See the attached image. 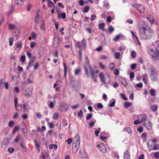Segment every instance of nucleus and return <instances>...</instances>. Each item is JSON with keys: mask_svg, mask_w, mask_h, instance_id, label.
Returning a JSON list of instances; mask_svg holds the SVG:
<instances>
[{"mask_svg": "<svg viewBox=\"0 0 159 159\" xmlns=\"http://www.w3.org/2000/svg\"><path fill=\"white\" fill-rule=\"evenodd\" d=\"M4 81V80L2 79L0 80V89H2L3 88Z\"/></svg>", "mask_w": 159, "mask_h": 159, "instance_id": "46", "label": "nucleus"}, {"mask_svg": "<svg viewBox=\"0 0 159 159\" xmlns=\"http://www.w3.org/2000/svg\"><path fill=\"white\" fill-rule=\"evenodd\" d=\"M13 43V39L12 38H10L9 39V45L10 46L12 45Z\"/></svg>", "mask_w": 159, "mask_h": 159, "instance_id": "51", "label": "nucleus"}, {"mask_svg": "<svg viewBox=\"0 0 159 159\" xmlns=\"http://www.w3.org/2000/svg\"><path fill=\"white\" fill-rule=\"evenodd\" d=\"M136 67V63L132 64L131 66V68L132 70H134Z\"/></svg>", "mask_w": 159, "mask_h": 159, "instance_id": "58", "label": "nucleus"}, {"mask_svg": "<svg viewBox=\"0 0 159 159\" xmlns=\"http://www.w3.org/2000/svg\"><path fill=\"white\" fill-rule=\"evenodd\" d=\"M105 24L104 23H102L98 25V27L99 29L102 30L104 27Z\"/></svg>", "mask_w": 159, "mask_h": 159, "instance_id": "38", "label": "nucleus"}, {"mask_svg": "<svg viewBox=\"0 0 159 159\" xmlns=\"http://www.w3.org/2000/svg\"><path fill=\"white\" fill-rule=\"evenodd\" d=\"M111 101H112V102L111 103H110L109 104V106H110V107H112L115 106V100L114 99H112L111 100Z\"/></svg>", "mask_w": 159, "mask_h": 159, "instance_id": "31", "label": "nucleus"}, {"mask_svg": "<svg viewBox=\"0 0 159 159\" xmlns=\"http://www.w3.org/2000/svg\"><path fill=\"white\" fill-rule=\"evenodd\" d=\"M96 17V16L95 15H92L91 16V18L90 20L91 21H93L95 20Z\"/></svg>", "mask_w": 159, "mask_h": 159, "instance_id": "56", "label": "nucleus"}, {"mask_svg": "<svg viewBox=\"0 0 159 159\" xmlns=\"http://www.w3.org/2000/svg\"><path fill=\"white\" fill-rule=\"evenodd\" d=\"M15 3L18 5H23V0H15Z\"/></svg>", "mask_w": 159, "mask_h": 159, "instance_id": "27", "label": "nucleus"}, {"mask_svg": "<svg viewBox=\"0 0 159 159\" xmlns=\"http://www.w3.org/2000/svg\"><path fill=\"white\" fill-rule=\"evenodd\" d=\"M19 129V127L18 126H15L13 130L12 133L14 134Z\"/></svg>", "mask_w": 159, "mask_h": 159, "instance_id": "43", "label": "nucleus"}, {"mask_svg": "<svg viewBox=\"0 0 159 159\" xmlns=\"http://www.w3.org/2000/svg\"><path fill=\"white\" fill-rule=\"evenodd\" d=\"M139 34L141 39H147L151 38L154 34V33L151 29L146 27L140 32Z\"/></svg>", "mask_w": 159, "mask_h": 159, "instance_id": "2", "label": "nucleus"}, {"mask_svg": "<svg viewBox=\"0 0 159 159\" xmlns=\"http://www.w3.org/2000/svg\"><path fill=\"white\" fill-rule=\"evenodd\" d=\"M25 127L23 128L22 129L21 132L23 133V134H24V135H26L27 134L28 131L27 130V129L26 127V125L24 124Z\"/></svg>", "mask_w": 159, "mask_h": 159, "instance_id": "18", "label": "nucleus"}, {"mask_svg": "<svg viewBox=\"0 0 159 159\" xmlns=\"http://www.w3.org/2000/svg\"><path fill=\"white\" fill-rule=\"evenodd\" d=\"M149 51L154 60L157 62H159V41L157 40L153 43Z\"/></svg>", "mask_w": 159, "mask_h": 159, "instance_id": "1", "label": "nucleus"}, {"mask_svg": "<svg viewBox=\"0 0 159 159\" xmlns=\"http://www.w3.org/2000/svg\"><path fill=\"white\" fill-rule=\"evenodd\" d=\"M120 54L119 52H116L115 55V57L117 59H118L120 57Z\"/></svg>", "mask_w": 159, "mask_h": 159, "instance_id": "44", "label": "nucleus"}, {"mask_svg": "<svg viewBox=\"0 0 159 159\" xmlns=\"http://www.w3.org/2000/svg\"><path fill=\"white\" fill-rule=\"evenodd\" d=\"M8 28L11 30H14L15 29V26L12 24H10L9 25Z\"/></svg>", "mask_w": 159, "mask_h": 159, "instance_id": "50", "label": "nucleus"}, {"mask_svg": "<svg viewBox=\"0 0 159 159\" xmlns=\"http://www.w3.org/2000/svg\"><path fill=\"white\" fill-rule=\"evenodd\" d=\"M98 129V130H96L95 131V134L97 136H98V134L100 131L101 128H99Z\"/></svg>", "mask_w": 159, "mask_h": 159, "instance_id": "53", "label": "nucleus"}, {"mask_svg": "<svg viewBox=\"0 0 159 159\" xmlns=\"http://www.w3.org/2000/svg\"><path fill=\"white\" fill-rule=\"evenodd\" d=\"M59 116V114L58 113H56L53 115L52 118L54 120H56L58 118Z\"/></svg>", "mask_w": 159, "mask_h": 159, "instance_id": "35", "label": "nucleus"}, {"mask_svg": "<svg viewBox=\"0 0 159 159\" xmlns=\"http://www.w3.org/2000/svg\"><path fill=\"white\" fill-rule=\"evenodd\" d=\"M100 150L103 153H105L107 152V149L104 145H102Z\"/></svg>", "mask_w": 159, "mask_h": 159, "instance_id": "19", "label": "nucleus"}, {"mask_svg": "<svg viewBox=\"0 0 159 159\" xmlns=\"http://www.w3.org/2000/svg\"><path fill=\"white\" fill-rule=\"evenodd\" d=\"M131 33L132 34V36L133 39H135L137 41H139V40L138 37L135 35V34L134 33V32L133 31H131Z\"/></svg>", "mask_w": 159, "mask_h": 159, "instance_id": "26", "label": "nucleus"}, {"mask_svg": "<svg viewBox=\"0 0 159 159\" xmlns=\"http://www.w3.org/2000/svg\"><path fill=\"white\" fill-rule=\"evenodd\" d=\"M10 58L11 59L13 60L14 61L16 60V57L12 54H10Z\"/></svg>", "mask_w": 159, "mask_h": 159, "instance_id": "48", "label": "nucleus"}, {"mask_svg": "<svg viewBox=\"0 0 159 159\" xmlns=\"http://www.w3.org/2000/svg\"><path fill=\"white\" fill-rule=\"evenodd\" d=\"M64 68V77H66V65L65 63H63Z\"/></svg>", "mask_w": 159, "mask_h": 159, "instance_id": "41", "label": "nucleus"}, {"mask_svg": "<svg viewBox=\"0 0 159 159\" xmlns=\"http://www.w3.org/2000/svg\"><path fill=\"white\" fill-rule=\"evenodd\" d=\"M147 116L144 115H140L138 116V119L141 122L145 121Z\"/></svg>", "mask_w": 159, "mask_h": 159, "instance_id": "11", "label": "nucleus"}, {"mask_svg": "<svg viewBox=\"0 0 159 159\" xmlns=\"http://www.w3.org/2000/svg\"><path fill=\"white\" fill-rule=\"evenodd\" d=\"M150 108L152 111H155L157 110V107L156 105H153L150 107Z\"/></svg>", "mask_w": 159, "mask_h": 159, "instance_id": "23", "label": "nucleus"}, {"mask_svg": "<svg viewBox=\"0 0 159 159\" xmlns=\"http://www.w3.org/2000/svg\"><path fill=\"white\" fill-rule=\"evenodd\" d=\"M14 124V122L13 121H10L8 123V126L10 127H12Z\"/></svg>", "mask_w": 159, "mask_h": 159, "instance_id": "42", "label": "nucleus"}, {"mask_svg": "<svg viewBox=\"0 0 159 159\" xmlns=\"http://www.w3.org/2000/svg\"><path fill=\"white\" fill-rule=\"evenodd\" d=\"M33 89V87L32 86H29L25 89V96L26 98L31 96Z\"/></svg>", "mask_w": 159, "mask_h": 159, "instance_id": "8", "label": "nucleus"}, {"mask_svg": "<svg viewBox=\"0 0 159 159\" xmlns=\"http://www.w3.org/2000/svg\"><path fill=\"white\" fill-rule=\"evenodd\" d=\"M39 14L38 13H37V14L35 17V25L36 26L37 25V24H36V23H37V24L39 22Z\"/></svg>", "mask_w": 159, "mask_h": 159, "instance_id": "28", "label": "nucleus"}, {"mask_svg": "<svg viewBox=\"0 0 159 159\" xmlns=\"http://www.w3.org/2000/svg\"><path fill=\"white\" fill-rule=\"evenodd\" d=\"M119 80L120 83H121L123 85L125 86L127 84V83L124 78L121 77H120L119 78Z\"/></svg>", "mask_w": 159, "mask_h": 159, "instance_id": "12", "label": "nucleus"}, {"mask_svg": "<svg viewBox=\"0 0 159 159\" xmlns=\"http://www.w3.org/2000/svg\"><path fill=\"white\" fill-rule=\"evenodd\" d=\"M115 67V65L114 63H110L109 65V68L110 69L112 70L114 69Z\"/></svg>", "mask_w": 159, "mask_h": 159, "instance_id": "40", "label": "nucleus"}, {"mask_svg": "<svg viewBox=\"0 0 159 159\" xmlns=\"http://www.w3.org/2000/svg\"><path fill=\"white\" fill-rule=\"evenodd\" d=\"M121 37L120 35H116L115 37L113 39V40L114 41H118L119 39H120V38Z\"/></svg>", "mask_w": 159, "mask_h": 159, "instance_id": "39", "label": "nucleus"}, {"mask_svg": "<svg viewBox=\"0 0 159 159\" xmlns=\"http://www.w3.org/2000/svg\"><path fill=\"white\" fill-rule=\"evenodd\" d=\"M144 125L148 130H150L152 129V124L150 122L144 124Z\"/></svg>", "mask_w": 159, "mask_h": 159, "instance_id": "15", "label": "nucleus"}, {"mask_svg": "<svg viewBox=\"0 0 159 159\" xmlns=\"http://www.w3.org/2000/svg\"><path fill=\"white\" fill-rule=\"evenodd\" d=\"M83 112L82 110H80L78 113V116L80 117H82L83 116Z\"/></svg>", "mask_w": 159, "mask_h": 159, "instance_id": "37", "label": "nucleus"}, {"mask_svg": "<svg viewBox=\"0 0 159 159\" xmlns=\"http://www.w3.org/2000/svg\"><path fill=\"white\" fill-rule=\"evenodd\" d=\"M92 116V114L91 113L89 114L86 116V119L87 120H90Z\"/></svg>", "mask_w": 159, "mask_h": 159, "instance_id": "47", "label": "nucleus"}, {"mask_svg": "<svg viewBox=\"0 0 159 159\" xmlns=\"http://www.w3.org/2000/svg\"><path fill=\"white\" fill-rule=\"evenodd\" d=\"M89 6H86L85 7H84V9L83 12L85 13L87 12L89 10Z\"/></svg>", "mask_w": 159, "mask_h": 159, "instance_id": "36", "label": "nucleus"}, {"mask_svg": "<svg viewBox=\"0 0 159 159\" xmlns=\"http://www.w3.org/2000/svg\"><path fill=\"white\" fill-rule=\"evenodd\" d=\"M104 7L108 9L109 7V4L108 3H105L103 6Z\"/></svg>", "mask_w": 159, "mask_h": 159, "instance_id": "62", "label": "nucleus"}, {"mask_svg": "<svg viewBox=\"0 0 159 159\" xmlns=\"http://www.w3.org/2000/svg\"><path fill=\"white\" fill-rule=\"evenodd\" d=\"M136 56V53L135 51H133L131 53V56L133 58H135Z\"/></svg>", "mask_w": 159, "mask_h": 159, "instance_id": "60", "label": "nucleus"}, {"mask_svg": "<svg viewBox=\"0 0 159 159\" xmlns=\"http://www.w3.org/2000/svg\"><path fill=\"white\" fill-rule=\"evenodd\" d=\"M115 29L112 26L110 25L109 26L108 29V31L109 32L112 33L114 30Z\"/></svg>", "mask_w": 159, "mask_h": 159, "instance_id": "25", "label": "nucleus"}, {"mask_svg": "<svg viewBox=\"0 0 159 159\" xmlns=\"http://www.w3.org/2000/svg\"><path fill=\"white\" fill-rule=\"evenodd\" d=\"M48 124L49 125V127L51 128H52L54 127V125L52 122H48Z\"/></svg>", "mask_w": 159, "mask_h": 159, "instance_id": "55", "label": "nucleus"}, {"mask_svg": "<svg viewBox=\"0 0 159 159\" xmlns=\"http://www.w3.org/2000/svg\"><path fill=\"white\" fill-rule=\"evenodd\" d=\"M48 2V7H53L54 8L55 6L52 2L50 0H46Z\"/></svg>", "mask_w": 159, "mask_h": 159, "instance_id": "17", "label": "nucleus"}, {"mask_svg": "<svg viewBox=\"0 0 159 159\" xmlns=\"http://www.w3.org/2000/svg\"><path fill=\"white\" fill-rule=\"evenodd\" d=\"M25 55L21 56L20 57V60L22 62H24L25 60Z\"/></svg>", "mask_w": 159, "mask_h": 159, "instance_id": "57", "label": "nucleus"}, {"mask_svg": "<svg viewBox=\"0 0 159 159\" xmlns=\"http://www.w3.org/2000/svg\"><path fill=\"white\" fill-rule=\"evenodd\" d=\"M81 72V69L80 68H77L75 69L74 73L75 75H77L80 73Z\"/></svg>", "mask_w": 159, "mask_h": 159, "instance_id": "24", "label": "nucleus"}, {"mask_svg": "<svg viewBox=\"0 0 159 159\" xmlns=\"http://www.w3.org/2000/svg\"><path fill=\"white\" fill-rule=\"evenodd\" d=\"M154 157L155 158H158L159 157V152H156L154 154Z\"/></svg>", "mask_w": 159, "mask_h": 159, "instance_id": "63", "label": "nucleus"}, {"mask_svg": "<svg viewBox=\"0 0 159 159\" xmlns=\"http://www.w3.org/2000/svg\"><path fill=\"white\" fill-rule=\"evenodd\" d=\"M87 43L86 40L85 38H84L81 42V45L80 44V41H75V46L76 48H79V54L80 56V61L82 60V49H85Z\"/></svg>", "mask_w": 159, "mask_h": 159, "instance_id": "3", "label": "nucleus"}, {"mask_svg": "<svg viewBox=\"0 0 159 159\" xmlns=\"http://www.w3.org/2000/svg\"><path fill=\"white\" fill-rule=\"evenodd\" d=\"M31 36L32 38L33 39H34L36 38V34L34 32L31 33Z\"/></svg>", "mask_w": 159, "mask_h": 159, "instance_id": "64", "label": "nucleus"}, {"mask_svg": "<svg viewBox=\"0 0 159 159\" xmlns=\"http://www.w3.org/2000/svg\"><path fill=\"white\" fill-rule=\"evenodd\" d=\"M49 147L50 149L53 148L55 150H56L58 146L56 144H51L49 145Z\"/></svg>", "mask_w": 159, "mask_h": 159, "instance_id": "21", "label": "nucleus"}, {"mask_svg": "<svg viewBox=\"0 0 159 159\" xmlns=\"http://www.w3.org/2000/svg\"><path fill=\"white\" fill-rule=\"evenodd\" d=\"M40 29L41 30H43V31H44L45 30V27L44 26V23H43L40 26Z\"/></svg>", "mask_w": 159, "mask_h": 159, "instance_id": "59", "label": "nucleus"}, {"mask_svg": "<svg viewBox=\"0 0 159 159\" xmlns=\"http://www.w3.org/2000/svg\"><path fill=\"white\" fill-rule=\"evenodd\" d=\"M148 71L149 73V76L151 80L153 82L158 81V78L156 70L153 66L148 68Z\"/></svg>", "mask_w": 159, "mask_h": 159, "instance_id": "5", "label": "nucleus"}, {"mask_svg": "<svg viewBox=\"0 0 159 159\" xmlns=\"http://www.w3.org/2000/svg\"><path fill=\"white\" fill-rule=\"evenodd\" d=\"M80 107V105L79 104H77L76 105L74 106H72L71 107L73 109H75Z\"/></svg>", "mask_w": 159, "mask_h": 159, "instance_id": "54", "label": "nucleus"}, {"mask_svg": "<svg viewBox=\"0 0 159 159\" xmlns=\"http://www.w3.org/2000/svg\"><path fill=\"white\" fill-rule=\"evenodd\" d=\"M22 45L21 42H18L16 43V48H21Z\"/></svg>", "mask_w": 159, "mask_h": 159, "instance_id": "29", "label": "nucleus"}, {"mask_svg": "<svg viewBox=\"0 0 159 159\" xmlns=\"http://www.w3.org/2000/svg\"><path fill=\"white\" fill-rule=\"evenodd\" d=\"M56 103V101L55 100H54L53 101H51L50 102V104L49 105V107L50 108H53L54 105Z\"/></svg>", "mask_w": 159, "mask_h": 159, "instance_id": "22", "label": "nucleus"}, {"mask_svg": "<svg viewBox=\"0 0 159 159\" xmlns=\"http://www.w3.org/2000/svg\"><path fill=\"white\" fill-rule=\"evenodd\" d=\"M131 6L133 7L136 8L140 13H143L145 11V7L142 4H132Z\"/></svg>", "mask_w": 159, "mask_h": 159, "instance_id": "6", "label": "nucleus"}, {"mask_svg": "<svg viewBox=\"0 0 159 159\" xmlns=\"http://www.w3.org/2000/svg\"><path fill=\"white\" fill-rule=\"evenodd\" d=\"M124 159H130V154L128 150H126L124 152Z\"/></svg>", "mask_w": 159, "mask_h": 159, "instance_id": "14", "label": "nucleus"}, {"mask_svg": "<svg viewBox=\"0 0 159 159\" xmlns=\"http://www.w3.org/2000/svg\"><path fill=\"white\" fill-rule=\"evenodd\" d=\"M72 138H69L66 141V142H67V143L68 144H70L72 143Z\"/></svg>", "mask_w": 159, "mask_h": 159, "instance_id": "52", "label": "nucleus"}, {"mask_svg": "<svg viewBox=\"0 0 159 159\" xmlns=\"http://www.w3.org/2000/svg\"><path fill=\"white\" fill-rule=\"evenodd\" d=\"M34 61L32 60H30V61L28 63V66L27 67L26 69H28V68L30 67L31 65L32 64Z\"/></svg>", "mask_w": 159, "mask_h": 159, "instance_id": "49", "label": "nucleus"}, {"mask_svg": "<svg viewBox=\"0 0 159 159\" xmlns=\"http://www.w3.org/2000/svg\"><path fill=\"white\" fill-rule=\"evenodd\" d=\"M9 144V142L7 140H4L2 142L1 147L3 148H6Z\"/></svg>", "mask_w": 159, "mask_h": 159, "instance_id": "16", "label": "nucleus"}, {"mask_svg": "<svg viewBox=\"0 0 159 159\" xmlns=\"http://www.w3.org/2000/svg\"><path fill=\"white\" fill-rule=\"evenodd\" d=\"M20 137L21 136L20 134L17 135L14 140L15 142L16 143H18L20 139Z\"/></svg>", "mask_w": 159, "mask_h": 159, "instance_id": "30", "label": "nucleus"}, {"mask_svg": "<svg viewBox=\"0 0 159 159\" xmlns=\"http://www.w3.org/2000/svg\"><path fill=\"white\" fill-rule=\"evenodd\" d=\"M150 93L151 95L152 96H154L155 95V91L153 89H151Z\"/></svg>", "mask_w": 159, "mask_h": 159, "instance_id": "34", "label": "nucleus"}, {"mask_svg": "<svg viewBox=\"0 0 159 159\" xmlns=\"http://www.w3.org/2000/svg\"><path fill=\"white\" fill-rule=\"evenodd\" d=\"M59 39L58 37L57 36L54 37L53 46L54 48L57 47L59 44Z\"/></svg>", "mask_w": 159, "mask_h": 159, "instance_id": "10", "label": "nucleus"}, {"mask_svg": "<svg viewBox=\"0 0 159 159\" xmlns=\"http://www.w3.org/2000/svg\"><path fill=\"white\" fill-rule=\"evenodd\" d=\"M68 106L64 102L61 103L59 107V110L61 111H66L68 109Z\"/></svg>", "mask_w": 159, "mask_h": 159, "instance_id": "9", "label": "nucleus"}, {"mask_svg": "<svg viewBox=\"0 0 159 159\" xmlns=\"http://www.w3.org/2000/svg\"><path fill=\"white\" fill-rule=\"evenodd\" d=\"M130 102H126L125 103L124 107L125 108H128L130 106Z\"/></svg>", "mask_w": 159, "mask_h": 159, "instance_id": "45", "label": "nucleus"}, {"mask_svg": "<svg viewBox=\"0 0 159 159\" xmlns=\"http://www.w3.org/2000/svg\"><path fill=\"white\" fill-rule=\"evenodd\" d=\"M96 122V120L95 119H94L93 120L90 122L89 124V127H92L93 126Z\"/></svg>", "mask_w": 159, "mask_h": 159, "instance_id": "32", "label": "nucleus"}, {"mask_svg": "<svg viewBox=\"0 0 159 159\" xmlns=\"http://www.w3.org/2000/svg\"><path fill=\"white\" fill-rule=\"evenodd\" d=\"M120 97L125 100H127V98L126 97L125 95L123 93H120Z\"/></svg>", "mask_w": 159, "mask_h": 159, "instance_id": "33", "label": "nucleus"}, {"mask_svg": "<svg viewBox=\"0 0 159 159\" xmlns=\"http://www.w3.org/2000/svg\"><path fill=\"white\" fill-rule=\"evenodd\" d=\"M137 22L139 33L147 27L144 25L145 22L144 20L139 19L137 20Z\"/></svg>", "mask_w": 159, "mask_h": 159, "instance_id": "7", "label": "nucleus"}, {"mask_svg": "<svg viewBox=\"0 0 159 159\" xmlns=\"http://www.w3.org/2000/svg\"><path fill=\"white\" fill-rule=\"evenodd\" d=\"M90 69L92 78H95V77H97V76L95 75L94 71L93 70L91 66H90Z\"/></svg>", "mask_w": 159, "mask_h": 159, "instance_id": "20", "label": "nucleus"}, {"mask_svg": "<svg viewBox=\"0 0 159 159\" xmlns=\"http://www.w3.org/2000/svg\"><path fill=\"white\" fill-rule=\"evenodd\" d=\"M147 19L149 21L151 24H153L155 21V18L153 16L150 15L148 16H147Z\"/></svg>", "mask_w": 159, "mask_h": 159, "instance_id": "13", "label": "nucleus"}, {"mask_svg": "<svg viewBox=\"0 0 159 159\" xmlns=\"http://www.w3.org/2000/svg\"><path fill=\"white\" fill-rule=\"evenodd\" d=\"M80 136L79 134H76L74 139V143L72 144V151L73 153H76L80 147Z\"/></svg>", "mask_w": 159, "mask_h": 159, "instance_id": "4", "label": "nucleus"}, {"mask_svg": "<svg viewBox=\"0 0 159 159\" xmlns=\"http://www.w3.org/2000/svg\"><path fill=\"white\" fill-rule=\"evenodd\" d=\"M20 147L22 148L23 149L24 151H27V148L25 147V145H23L22 143L20 144Z\"/></svg>", "mask_w": 159, "mask_h": 159, "instance_id": "61", "label": "nucleus"}]
</instances>
